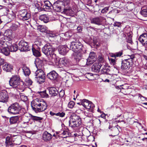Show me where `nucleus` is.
<instances>
[{
	"instance_id": "f257e3e1",
	"label": "nucleus",
	"mask_w": 147,
	"mask_h": 147,
	"mask_svg": "<svg viewBox=\"0 0 147 147\" xmlns=\"http://www.w3.org/2000/svg\"><path fill=\"white\" fill-rule=\"evenodd\" d=\"M31 105L32 109L37 113L44 111L47 109V106L44 101L38 98L35 99L31 102Z\"/></svg>"
},
{
	"instance_id": "f03ea898",
	"label": "nucleus",
	"mask_w": 147,
	"mask_h": 147,
	"mask_svg": "<svg viewBox=\"0 0 147 147\" xmlns=\"http://www.w3.org/2000/svg\"><path fill=\"white\" fill-rule=\"evenodd\" d=\"M10 86L17 90L24 91L26 88L23 82L21 80L19 76L14 75L11 78L9 81Z\"/></svg>"
},
{
	"instance_id": "7ed1b4c3",
	"label": "nucleus",
	"mask_w": 147,
	"mask_h": 147,
	"mask_svg": "<svg viewBox=\"0 0 147 147\" xmlns=\"http://www.w3.org/2000/svg\"><path fill=\"white\" fill-rule=\"evenodd\" d=\"M70 49L74 53H86V49H84L80 42L77 39H76L74 41L71 42L70 45Z\"/></svg>"
},
{
	"instance_id": "20e7f679",
	"label": "nucleus",
	"mask_w": 147,
	"mask_h": 147,
	"mask_svg": "<svg viewBox=\"0 0 147 147\" xmlns=\"http://www.w3.org/2000/svg\"><path fill=\"white\" fill-rule=\"evenodd\" d=\"M42 51L47 56H49L53 61L54 59L57 58L56 55L54 53V49L53 47L48 43L45 45L42 49Z\"/></svg>"
},
{
	"instance_id": "39448f33",
	"label": "nucleus",
	"mask_w": 147,
	"mask_h": 147,
	"mask_svg": "<svg viewBox=\"0 0 147 147\" xmlns=\"http://www.w3.org/2000/svg\"><path fill=\"white\" fill-rule=\"evenodd\" d=\"M127 59H124L122 61L121 68L123 69H125L130 67L132 64L136 57L134 54L127 55Z\"/></svg>"
},
{
	"instance_id": "423d86ee",
	"label": "nucleus",
	"mask_w": 147,
	"mask_h": 147,
	"mask_svg": "<svg viewBox=\"0 0 147 147\" xmlns=\"http://www.w3.org/2000/svg\"><path fill=\"white\" fill-rule=\"evenodd\" d=\"M69 121V126L73 127H79L82 123L81 119L79 116L73 115H71Z\"/></svg>"
},
{
	"instance_id": "0eeeda50",
	"label": "nucleus",
	"mask_w": 147,
	"mask_h": 147,
	"mask_svg": "<svg viewBox=\"0 0 147 147\" xmlns=\"http://www.w3.org/2000/svg\"><path fill=\"white\" fill-rule=\"evenodd\" d=\"M35 80L39 84H41L45 81V74L41 69H39L36 71L34 74Z\"/></svg>"
},
{
	"instance_id": "6e6552de",
	"label": "nucleus",
	"mask_w": 147,
	"mask_h": 147,
	"mask_svg": "<svg viewBox=\"0 0 147 147\" xmlns=\"http://www.w3.org/2000/svg\"><path fill=\"white\" fill-rule=\"evenodd\" d=\"M21 108L18 103L15 102L11 105L8 109V112L10 114L16 115L19 113Z\"/></svg>"
},
{
	"instance_id": "1a4fd4ad",
	"label": "nucleus",
	"mask_w": 147,
	"mask_h": 147,
	"mask_svg": "<svg viewBox=\"0 0 147 147\" xmlns=\"http://www.w3.org/2000/svg\"><path fill=\"white\" fill-rule=\"evenodd\" d=\"M18 48L21 51H26L30 50L27 42L21 40L18 44Z\"/></svg>"
},
{
	"instance_id": "9d476101",
	"label": "nucleus",
	"mask_w": 147,
	"mask_h": 147,
	"mask_svg": "<svg viewBox=\"0 0 147 147\" xmlns=\"http://www.w3.org/2000/svg\"><path fill=\"white\" fill-rule=\"evenodd\" d=\"M56 57L57 58L54 59L53 61L56 65L59 67H63V65L65 66L66 59L65 58L59 59L57 56H56Z\"/></svg>"
},
{
	"instance_id": "9b49d317",
	"label": "nucleus",
	"mask_w": 147,
	"mask_h": 147,
	"mask_svg": "<svg viewBox=\"0 0 147 147\" xmlns=\"http://www.w3.org/2000/svg\"><path fill=\"white\" fill-rule=\"evenodd\" d=\"M105 22V18L102 17H97L93 18L91 21L92 23L94 24L98 25H102Z\"/></svg>"
},
{
	"instance_id": "f8f14e48",
	"label": "nucleus",
	"mask_w": 147,
	"mask_h": 147,
	"mask_svg": "<svg viewBox=\"0 0 147 147\" xmlns=\"http://www.w3.org/2000/svg\"><path fill=\"white\" fill-rule=\"evenodd\" d=\"M81 105L87 109L92 110L94 107V104L91 102L86 99L82 100Z\"/></svg>"
},
{
	"instance_id": "ddd939ff",
	"label": "nucleus",
	"mask_w": 147,
	"mask_h": 147,
	"mask_svg": "<svg viewBox=\"0 0 147 147\" xmlns=\"http://www.w3.org/2000/svg\"><path fill=\"white\" fill-rule=\"evenodd\" d=\"M63 2L61 1H57L55 2L53 5V9L57 12H60L64 8H63Z\"/></svg>"
},
{
	"instance_id": "4468645a",
	"label": "nucleus",
	"mask_w": 147,
	"mask_h": 147,
	"mask_svg": "<svg viewBox=\"0 0 147 147\" xmlns=\"http://www.w3.org/2000/svg\"><path fill=\"white\" fill-rule=\"evenodd\" d=\"M102 68L100 71L101 74L111 75L109 73L110 70L108 65L106 63H103L102 64Z\"/></svg>"
},
{
	"instance_id": "2eb2a0df",
	"label": "nucleus",
	"mask_w": 147,
	"mask_h": 147,
	"mask_svg": "<svg viewBox=\"0 0 147 147\" xmlns=\"http://www.w3.org/2000/svg\"><path fill=\"white\" fill-rule=\"evenodd\" d=\"M96 59V55L93 51L91 52L89 54V57L87 59V62L90 64H91L95 61Z\"/></svg>"
},
{
	"instance_id": "dca6fc26",
	"label": "nucleus",
	"mask_w": 147,
	"mask_h": 147,
	"mask_svg": "<svg viewBox=\"0 0 147 147\" xmlns=\"http://www.w3.org/2000/svg\"><path fill=\"white\" fill-rule=\"evenodd\" d=\"M139 41L143 46L145 47L147 45V33H144L141 35L139 38Z\"/></svg>"
},
{
	"instance_id": "f3484780",
	"label": "nucleus",
	"mask_w": 147,
	"mask_h": 147,
	"mask_svg": "<svg viewBox=\"0 0 147 147\" xmlns=\"http://www.w3.org/2000/svg\"><path fill=\"white\" fill-rule=\"evenodd\" d=\"M8 96L6 92H0V102L6 103L8 101Z\"/></svg>"
},
{
	"instance_id": "a211bd4d",
	"label": "nucleus",
	"mask_w": 147,
	"mask_h": 147,
	"mask_svg": "<svg viewBox=\"0 0 147 147\" xmlns=\"http://www.w3.org/2000/svg\"><path fill=\"white\" fill-rule=\"evenodd\" d=\"M56 133L59 137L62 138H66L69 136V134L68 131L64 129H61L60 131H56Z\"/></svg>"
},
{
	"instance_id": "6ab92c4d",
	"label": "nucleus",
	"mask_w": 147,
	"mask_h": 147,
	"mask_svg": "<svg viewBox=\"0 0 147 147\" xmlns=\"http://www.w3.org/2000/svg\"><path fill=\"white\" fill-rule=\"evenodd\" d=\"M101 67L102 64L101 63H95L92 67V70L94 72H98L100 71V69Z\"/></svg>"
},
{
	"instance_id": "aec40b11",
	"label": "nucleus",
	"mask_w": 147,
	"mask_h": 147,
	"mask_svg": "<svg viewBox=\"0 0 147 147\" xmlns=\"http://www.w3.org/2000/svg\"><path fill=\"white\" fill-rule=\"evenodd\" d=\"M52 136L48 132L46 131L44 132L42 135V138L45 142H48L52 139Z\"/></svg>"
},
{
	"instance_id": "412c9836",
	"label": "nucleus",
	"mask_w": 147,
	"mask_h": 147,
	"mask_svg": "<svg viewBox=\"0 0 147 147\" xmlns=\"http://www.w3.org/2000/svg\"><path fill=\"white\" fill-rule=\"evenodd\" d=\"M57 74L55 71H53L48 74L47 77L51 80H55L57 77Z\"/></svg>"
},
{
	"instance_id": "4be33fe9",
	"label": "nucleus",
	"mask_w": 147,
	"mask_h": 147,
	"mask_svg": "<svg viewBox=\"0 0 147 147\" xmlns=\"http://www.w3.org/2000/svg\"><path fill=\"white\" fill-rule=\"evenodd\" d=\"M68 51V48L66 46H61L59 47L58 51L59 53L62 55H65Z\"/></svg>"
},
{
	"instance_id": "5701e85b",
	"label": "nucleus",
	"mask_w": 147,
	"mask_h": 147,
	"mask_svg": "<svg viewBox=\"0 0 147 147\" xmlns=\"http://www.w3.org/2000/svg\"><path fill=\"white\" fill-rule=\"evenodd\" d=\"M47 90L49 91V94L52 96H56L58 93L57 90L54 87L48 88Z\"/></svg>"
},
{
	"instance_id": "b1692460",
	"label": "nucleus",
	"mask_w": 147,
	"mask_h": 147,
	"mask_svg": "<svg viewBox=\"0 0 147 147\" xmlns=\"http://www.w3.org/2000/svg\"><path fill=\"white\" fill-rule=\"evenodd\" d=\"M2 67L3 70L6 72L10 71L13 69V67L11 65L7 62L4 63Z\"/></svg>"
},
{
	"instance_id": "393cba45",
	"label": "nucleus",
	"mask_w": 147,
	"mask_h": 147,
	"mask_svg": "<svg viewBox=\"0 0 147 147\" xmlns=\"http://www.w3.org/2000/svg\"><path fill=\"white\" fill-rule=\"evenodd\" d=\"M39 19L43 22L44 23H46L49 22V18L46 14H42L40 15L39 17Z\"/></svg>"
},
{
	"instance_id": "a878e982",
	"label": "nucleus",
	"mask_w": 147,
	"mask_h": 147,
	"mask_svg": "<svg viewBox=\"0 0 147 147\" xmlns=\"http://www.w3.org/2000/svg\"><path fill=\"white\" fill-rule=\"evenodd\" d=\"M82 53L78 52L74 53L72 56L73 58H74L77 61H79L80 60L82 57Z\"/></svg>"
},
{
	"instance_id": "bb28decb",
	"label": "nucleus",
	"mask_w": 147,
	"mask_h": 147,
	"mask_svg": "<svg viewBox=\"0 0 147 147\" xmlns=\"http://www.w3.org/2000/svg\"><path fill=\"white\" fill-rule=\"evenodd\" d=\"M8 47L5 46L1 49V51L3 54L6 56H8L9 54L10 51L8 46Z\"/></svg>"
},
{
	"instance_id": "cd10ccee",
	"label": "nucleus",
	"mask_w": 147,
	"mask_h": 147,
	"mask_svg": "<svg viewBox=\"0 0 147 147\" xmlns=\"http://www.w3.org/2000/svg\"><path fill=\"white\" fill-rule=\"evenodd\" d=\"M37 29L41 32H47V28L45 26L39 25L37 26Z\"/></svg>"
},
{
	"instance_id": "c85d7f7f",
	"label": "nucleus",
	"mask_w": 147,
	"mask_h": 147,
	"mask_svg": "<svg viewBox=\"0 0 147 147\" xmlns=\"http://www.w3.org/2000/svg\"><path fill=\"white\" fill-rule=\"evenodd\" d=\"M8 47H9L10 51L15 52L17 51L18 49V46L17 45L14 44L9 46V45Z\"/></svg>"
},
{
	"instance_id": "c756f323",
	"label": "nucleus",
	"mask_w": 147,
	"mask_h": 147,
	"mask_svg": "<svg viewBox=\"0 0 147 147\" xmlns=\"http://www.w3.org/2000/svg\"><path fill=\"white\" fill-rule=\"evenodd\" d=\"M19 118L17 116L13 117L10 118V122L11 124L16 123L18 121Z\"/></svg>"
},
{
	"instance_id": "7c9ffc66",
	"label": "nucleus",
	"mask_w": 147,
	"mask_h": 147,
	"mask_svg": "<svg viewBox=\"0 0 147 147\" xmlns=\"http://www.w3.org/2000/svg\"><path fill=\"white\" fill-rule=\"evenodd\" d=\"M22 70L24 74L26 76H28L30 73L29 69L26 67H22Z\"/></svg>"
},
{
	"instance_id": "2f4dec72",
	"label": "nucleus",
	"mask_w": 147,
	"mask_h": 147,
	"mask_svg": "<svg viewBox=\"0 0 147 147\" xmlns=\"http://www.w3.org/2000/svg\"><path fill=\"white\" fill-rule=\"evenodd\" d=\"M4 35L9 39H11L12 38L11 36V31L9 30H6L4 33Z\"/></svg>"
},
{
	"instance_id": "473e14b6",
	"label": "nucleus",
	"mask_w": 147,
	"mask_h": 147,
	"mask_svg": "<svg viewBox=\"0 0 147 147\" xmlns=\"http://www.w3.org/2000/svg\"><path fill=\"white\" fill-rule=\"evenodd\" d=\"M32 50L33 55L36 57H40L41 54L40 51L36 50L34 48H32Z\"/></svg>"
},
{
	"instance_id": "72a5a7b5",
	"label": "nucleus",
	"mask_w": 147,
	"mask_h": 147,
	"mask_svg": "<svg viewBox=\"0 0 147 147\" xmlns=\"http://www.w3.org/2000/svg\"><path fill=\"white\" fill-rule=\"evenodd\" d=\"M46 91L47 90H45L43 91L39 92V94H40L41 97L42 98L48 97L49 95L47 93Z\"/></svg>"
},
{
	"instance_id": "f704fd0d",
	"label": "nucleus",
	"mask_w": 147,
	"mask_h": 147,
	"mask_svg": "<svg viewBox=\"0 0 147 147\" xmlns=\"http://www.w3.org/2000/svg\"><path fill=\"white\" fill-rule=\"evenodd\" d=\"M35 64L37 68H42V63L41 61L36 60L35 62Z\"/></svg>"
},
{
	"instance_id": "c9c22d12",
	"label": "nucleus",
	"mask_w": 147,
	"mask_h": 147,
	"mask_svg": "<svg viewBox=\"0 0 147 147\" xmlns=\"http://www.w3.org/2000/svg\"><path fill=\"white\" fill-rule=\"evenodd\" d=\"M30 115V117L31 119L33 121H39L41 120L42 119V118L41 117L34 116L31 114Z\"/></svg>"
},
{
	"instance_id": "e433bc0d",
	"label": "nucleus",
	"mask_w": 147,
	"mask_h": 147,
	"mask_svg": "<svg viewBox=\"0 0 147 147\" xmlns=\"http://www.w3.org/2000/svg\"><path fill=\"white\" fill-rule=\"evenodd\" d=\"M142 10L140 12L141 14L144 16L146 17L147 16V8L146 7H143L142 9Z\"/></svg>"
},
{
	"instance_id": "4c0bfd02",
	"label": "nucleus",
	"mask_w": 147,
	"mask_h": 147,
	"mask_svg": "<svg viewBox=\"0 0 147 147\" xmlns=\"http://www.w3.org/2000/svg\"><path fill=\"white\" fill-rule=\"evenodd\" d=\"M25 118H27V120L25 121H23L22 123V125L23 127H25L29 125V121L30 120V119L28 118L27 117H26V116L25 117Z\"/></svg>"
},
{
	"instance_id": "58836bf2",
	"label": "nucleus",
	"mask_w": 147,
	"mask_h": 147,
	"mask_svg": "<svg viewBox=\"0 0 147 147\" xmlns=\"http://www.w3.org/2000/svg\"><path fill=\"white\" fill-rule=\"evenodd\" d=\"M31 16L30 14L28 12L22 17L23 20H26L29 19Z\"/></svg>"
},
{
	"instance_id": "ea45409f",
	"label": "nucleus",
	"mask_w": 147,
	"mask_h": 147,
	"mask_svg": "<svg viewBox=\"0 0 147 147\" xmlns=\"http://www.w3.org/2000/svg\"><path fill=\"white\" fill-rule=\"evenodd\" d=\"M45 8L47 9H50L52 6V4L49 1H46L45 2Z\"/></svg>"
},
{
	"instance_id": "a19ab883",
	"label": "nucleus",
	"mask_w": 147,
	"mask_h": 147,
	"mask_svg": "<svg viewBox=\"0 0 147 147\" xmlns=\"http://www.w3.org/2000/svg\"><path fill=\"white\" fill-rule=\"evenodd\" d=\"M63 11L65 14H68V13L69 14H72L73 13V12L71 9H63Z\"/></svg>"
},
{
	"instance_id": "79ce46f5",
	"label": "nucleus",
	"mask_w": 147,
	"mask_h": 147,
	"mask_svg": "<svg viewBox=\"0 0 147 147\" xmlns=\"http://www.w3.org/2000/svg\"><path fill=\"white\" fill-rule=\"evenodd\" d=\"M99 63H101L102 64L103 63H106L104 62V59L102 55H99L98 58Z\"/></svg>"
},
{
	"instance_id": "37998d69",
	"label": "nucleus",
	"mask_w": 147,
	"mask_h": 147,
	"mask_svg": "<svg viewBox=\"0 0 147 147\" xmlns=\"http://www.w3.org/2000/svg\"><path fill=\"white\" fill-rule=\"evenodd\" d=\"M25 81L26 83V84L28 86H30L32 84V80L28 77H27L25 79Z\"/></svg>"
},
{
	"instance_id": "c03bdc74",
	"label": "nucleus",
	"mask_w": 147,
	"mask_h": 147,
	"mask_svg": "<svg viewBox=\"0 0 147 147\" xmlns=\"http://www.w3.org/2000/svg\"><path fill=\"white\" fill-rule=\"evenodd\" d=\"M27 12V11L26 10L24 9L20 11L19 13L21 17L22 18Z\"/></svg>"
},
{
	"instance_id": "a18cd8bd",
	"label": "nucleus",
	"mask_w": 147,
	"mask_h": 147,
	"mask_svg": "<svg viewBox=\"0 0 147 147\" xmlns=\"http://www.w3.org/2000/svg\"><path fill=\"white\" fill-rule=\"evenodd\" d=\"M8 45H7L5 41L1 40H0V46H1L2 48L3 47L5 46L7 47Z\"/></svg>"
},
{
	"instance_id": "49530a36",
	"label": "nucleus",
	"mask_w": 147,
	"mask_h": 147,
	"mask_svg": "<svg viewBox=\"0 0 147 147\" xmlns=\"http://www.w3.org/2000/svg\"><path fill=\"white\" fill-rule=\"evenodd\" d=\"M72 65L71 62L68 59H66L65 66L66 67H69L71 66Z\"/></svg>"
},
{
	"instance_id": "de8ad7c7",
	"label": "nucleus",
	"mask_w": 147,
	"mask_h": 147,
	"mask_svg": "<svg viewBox=\"0 0 147 147\" xmlns=\"http://www.w3.org/2000/svg\"><path fill=\"white\" fill-rule=\"evenodd\" d=\"M75 103L73 101H70L68 104V107L70 108H72L74 107Z\"/></svg>"
},
{
	"instance_id": "09e8293b",
	"label": "nucleus",
	"mask_w": 147,
	"mask_h": 147,
	"mask_svg": "<svg viewBox=\"0 0 147 147\" xmlns=\"http://www.w3.org/2000/svg\"><path fill=\"white\" fill-rule=\"evenodd\" d=\"M113 131V133L115 134L114 136L117 135L118 134V129L116 127H114L112 129Z\"/></svg>"
},
{
	"instance_id": "8fccbe9b",
	"label": "nucleus",
	"mask_w": 147,
	"mask_h": 147,
	"mask_svg": "<svg viewBox=\"0 0 147 147\" xmlns=\"http://www.w3.org/2000/svg\"><path fill=\"white\" fill-rule=\"evenodd\" d=\"M61 1L63 2V4L64 6L68 5L69 3V0H63Z\"/></svg>"
},
{
	"instance_id": "3c124183",
	"label": "nucleus",
	"mask_w": 147,
	"mask_h": 147,
	"mask_svg": "<svg viewBox=\"0 0 147 147\" xmlns=\"http://www.w3.org/2000/svg\"><path fill=\"white\" fill-rule=\"evenodd\" d=\"M65 114L63 112H59L56 113V115L59 116L61 117H63L64 116Z\"/></svg>"
},
{
	"instance_id": "603ef678",
	"label": "nucleus",
	"mask_w": 147,
	"mask_h": 147,
	"mask_svg": "<svg viewBox=\"0 0 147 147\" xmlns=\"http://www.w3.org/2000/svg\"><path fill=\"white\" fill-rule=\"evenodd\" d=\"M93 76V74L91 73H87L86 74V78L89 80H91L90 79Z\"/></svg>"
},
{
	"instance_id": "864d4df0",
	"label": "nucleus",
	"mask_w": 147,
	"mask_h": 147,
	"mask_svg": "<svg viewBox=\"0 0 147 147\" xmlns=\"http://www.w3.org/2000/svg\"><path fill=\"white\" fill-rule=\"evenodd\" d=\"M116 58L121 56L123 55V51L115 53Z\"/></svg>"
},
{
	"instance_id": "5fc2aeb1",
	"label": "nucleus",
	"mask_w": 147,
	"mask_h": 147,
	"mask_svg": "<svg viewBox=\"0 0 147 147\" xmlns=\"http://www.w3.org/2000/svg\"><path fill=\"white\" fill-rule=\"evenodd\" d=\"M64 91L63 90H61L59 93V96L61 97H62L64 96Z\"/></svg>"
},
{
	"instance_id": "6e6d98bb",
	"label": "nucleus",
	"mask_w": 147,
	"mask_h": 147,
	"mask_svg": "<svg viewBox=\"0 0 147 147\" xmlns=\"http://www.w3.org/2000/svg\"><path fill=\"white\" fill-rule=\"evenodd\" d=\"M136 96H138L139 98H140V99L142 101H144L146 99V98L142 96L141 94H138Z\"/></svg>"
},
{
	"instance_id": "4d7b16f0",
	"label": "nucleus",
	"mask_w": 147,
	"mask_h": 147,
	"mask_svg": "<svg viewBox=\"0 0 147 147\" xmlns=\"http://www.w3.org/2000/svg\"><path fill=\"white\" fill-rule=\"evenodd\" d=\"M65 35L66 37L70 38L72 36V34L70 32H68L65 33Z\"/></svg>"
},
{
	"instance_id": "13d9d810",
	"label": "nucleus",
	"mask_w": 147,
	"mask_h": 147,
	"mask_svg": "<svg viewBox=\"0 0 147 147\" xmlns=\"http://www.w3.org/2000/svg\"><path fill=\"white\" fill-rule=\"evenodd\" d=\"M121 23L120 22H115L114 24V26H117V27H119L120 26Z\"/></svg>"
},
{
	"instance_id": "bf43d9fd",
	"label": "nucleus",
	"mask_w": 147,
	"mask_h": 147,
	"mask_svg": "<svg viewBox=\"0 0 147 147\" xmlns=\"http://www.w3.org/2000/svg\"><path fill=\"white\" fill-rule=\"evenodd\" d=\"M7 146V147H8L10 146L11 147H12L13 146V143L11 142V141L9 142H8L7 144H6Z\"/></svg>"
},
{
	"instance_id": "052dcab7",
	"label": "nucleus",
	"mask_w": 147,
	"mask_h": 147,
	"mask_svg": "<svg viewBox=\"0 0 147 147\" xmlns=\"http://www.w3.org/2000/svg\"><path fill=\"white\" fill-rule=\"evenodd\" d=\"M15 15H11L9 14L8 15V16L9 17L11 20H12L15 18Z\"/></svg>"
},
{
	"instance_id": "680f3d73",
	"label": "nucleus",
	"mask_w": 147,
	"mask_h": 147,
	"mask_svg": "<svg viewBox=\"0 0 147 147\" xmlns=\"http://www.w3.org/2000/svg\"><path fill=\"white\" fill-rule=\"evenodd\" d=\"M109 9L108 7H105L104 9H103L101 11L102 13H104L105 12H107Z\"/></svg>"
},
{
	"instance_id": "e2e57ef3",
	"label": "nucleus",
	"mask_w": 147,
	"mask_h": 147,
	"mask_svg": "<svg viewBox=\"0 0 147 147\" xmlns=\"http://www.w3.org/2000/svg\"><path fill=\"white\" fill-rule=\"evenodd\" d=\"M110 61L113 65L115 64V59L111 58L110 59Z\"/></svg>"
},
{
	"instance_id": "0e129e2a",
	"label": "nucleus",
	"mask_w": 147,
	"mask_h": 147,
	"mask_svg": "<svg viewBox=\"0 0 147 147\" xmlns=\"http://www.w3.org/2000/svg\"><path fill=\"white\" fill-rule=\"evenodd\" d=\"M10 138L9 136H8L6 138V144H7V142H10Z\"/></svg>"
},
{
	"instance_id": "69168bd1",
	"label": "nucleus",
	"mask_w": 147,
	"mask_h": 147,
	"mask_svg": "<svg viewBox=\"0 0 147 147\" xmlns=\"http://www.w3.org/2000/svg\"><path fill=\"white\" fill-rule=\"evenodd\" d=\"M4 59L1 58L0 57V66L4 63Z\"/></svg>"
},
{
	"instance_id": "338daca9",
	"label": "nucleus",
	"mask_w": 147,
	"mask_h": 147,
	"mask_svg": "<svg viewBox=\"0 0 147 147\" xmlns=\"http://www.w3.org/2000/svg\"><path fill=\"white\" fill-rule=\"evenodd\" d=\"M128 41L127 42L129 43H131L132 42V37L130 36V37H129L127 38Z\"/></svg>"
},
{
	"instance_id": "774afa93",
	"label": "nucleus",
	"mask_w": 147,
	"mask_h": 147,
	"mask_svg": "<svg viewBox=\"0 0 147 147\" xmlns=\"http://www.w3.org/2000/svg\"><path fill=\"white\" fill-rule=\"evenodd\" d=\"M77 30L79 32H80L82 30L81 26H78L77 28Z\"/></svg>"
}]
</instances>
